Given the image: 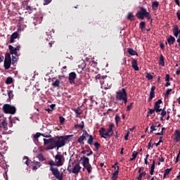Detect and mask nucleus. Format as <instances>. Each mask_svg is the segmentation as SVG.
Here are the masks:
<instances>
[{
  "instance_id": "f257e3e1",
  "label": "nucleus",
  "mask_w": 180,
  "mask_h": 180,
  "mask_svg": "<svg viewBox=\"0 0 180 180\" xmlns=\"http://www.w3.org/2000/svg\"><path fill=\"white\" fill-rule=\"evenodd\" d=\"M74 135H64L60 136H56L54 145L48 146L46 148V150L49 151V150H53L57 147V148H60V147H64L65 146V141L67 140H70V137H73Z\"/></svg>"
},
{
  "instance_id": "f03ea898",
  "label": "nucleus",
  "mask_w": 180,
  "mask_h": 180,
  "mask_svg": "<svg viewBox=\"0 0 180 180\" xmlns=\"http://www.w3.org/2000/svg\"><path fill=\"white\" fill-rule=\"evenodd\" d=\"M113 127H115V124H110L108 126V129H105L101 127L98 131V133L102 139H108V137H112L115 133L113 132Z\"/></svg>"
},
{
  "instance_id": "7ed1b4c3",
  "label": "nucleus",
  "mask_w": 180,
  "mask_h": 180,
  "mask_svg": "<svg viewBox=\"0 0 180 180\" xmlns=\"http://www.w3.org/2000/svg\"><path fill=\"white\" fill-rule=\"evenodd\" d=\"M3 112L6 115H15L16 113V107L10 104H4L3 105Z\"/></svg>"
},
{
  "instance_id": "20e7f679",
  "label": "nucleus",
  "mask_w": 180,
  "mask_h": 180,
  "mask_svg": "<svg viewBox=\"0 0 180 180\" xmlns=\"http://www.w3.org/2000/svg\"><path fill=\"white\" fill-rule=\"evenodd\" d=\"M65 162V158L63 155L57 154L55 156V165L56 167H63L64 162Z\"/></svg>"
},
{
  "instance_id": "39448f33",
  "label": "nucleus",
  "mask_w": 180,
  "mask_h": 180,
  "mask_svg": "<svg viewBox=\"0 0 180 180\" xmlns=\"http://www.w3.org/2000/svg\"><path fill=\"white\" fill-rule=\"evenodd\" d=\"M1 130H8V120L4 115L0 116V131Z\"/></svg>"
},
{
  "instance_id": "423d86ee",
  "label": "nucleus",
  "mask_w": 180,
  "mask_h": 180,
  "mask_svg": "<svg viewBox=\"0 0 180 180\" xmlns=\"http://www.w3.org/2000/svg\"><path fill=\"white\" fill-rule=\"evenodd\" d=\"M12 64V58H11V53H7L5 56L4 67L5 70H9Z\"/></svg>"
},
{
  "instance_id": "0eeeda50",
  "label": "nucleus",
  "mask_w": 180,
  "mask_h": 180,
  "mask_svg": "<svg viewBox=\"0 0 180 180\" xmlns=\"http://www.w3.org/2000/svg\"><path fill=\"white\" fill-rule=\"evenodd\" d=\"M127 96V92L124 88H122L121 91L116 92L115 98L117 101H122Z\"/></svg>"
},
{
  "instance_id": "6e6552de",
  "label": "nucleus",
  "mask_w": 180,
  "mask_h": 180,
  "mask_svg": "<svg viewBox=\"0 0 180 180\" xmlns=\"http://www.w3.org/2000/svg\"><path fill=\"white\" fill-rule=\"evenodd\" d=\"M8 50L10 51L9 54L13 56H18V51L20 50V45H17V46L15 48L12 45L8 46Z\"/></svg>"
},
{
  "instance_id": "1a4fd4ad",
  "label": "nucleus",
  "mask_w": 180,
  "mask_h": 180,
  "mask_svg": "<svg viewBox=\"0 0 180 180\" xmlns=\"http://www.w3.org/2000/svg\"><path fill=\"white\" fill-rule=\"evenodd\" d=\"M48 164L50 165V171L52 172L53 175H57L60 171L58 170V168L54 167H56L54 161L50 160Z\"/></svg>"
},
{
  "instance_id": "9d476101",
  "label": "nucleus",
  "mask_w": 180,
  "mask_h": 180,
  "mask_svg": "<svg viewBox=\"0 0 180 180\" xmlns=\"http://www.w3.org/2000/svg\"><path fill=\"white\" fill-rule=\"evenodd\" d=\"M95 78H96V82L99 81L100 84H105V79L108 78V76L98 74L97 75H96Z\"/></svg>"
},
{
  "instance_id": "9b49d317",
  "label": "nucleus",
  "mask_w": 180,
  "mask_h": 180,
  "mask_svg": "<svg viewBox=\"0 0 180 180\" xmlns=\"http://www.w3.org/2000/svg\"><path fill=\"white\" fill-rule=\"evenodd\" d=\"M77 78V74L75 72H72L69 74V82L71 84V85L75 84V79Z\"/></svg>"
},
{
  "instance_id": "f8f14e48",
  "label": "nucleus",
  "mask_w": 180,
  "mask_h": 180,
  "mask_svg": "<svg viewBox=\"0 0 180 180\" xmlns=\"http://www.w3.org/2000/svg\"><path fill=\"white\" fill-rule=\"evenodd\" d=\"M161 103H162V99H159L158 101H157L155 103L154 109L155 110L156 113H160V112H161V110H162V108H161V106H160V105H161Z\"/></svg>"
},
{
  "instance_id": "ddd939ff",
  "label": "nucleus",
  "mask_w": 180,
  "mask_h": 180,
  "mask_svg": "<svg viewBox=\"0 0 180 180\" xmlns=\"http://www.w3.org/2000/svg\"><path fill=\"white\" fill-rule=\"evenodd\" d=\"M141 11L142 12V16H143V19H144V18H146V19L148 20H150V19H151V14H150V13L147 12V9H146L143 7H141Z\"/></svg>"
},
{
  "instance_id": "4468645a",
  "label": "nucleus",
  "mask_w": 180,
  "mask_h": 180,
  "mask_svg": "<svg viewBox=\"0 0 180 180\" xmlns=\"http://www.w3.org/2000/svg\"><path fill=\"white\" fill-rule=\"evenodd\" d=\"M44 146H47V144H49V146H54V141L55 138H51L49 139H44Z\"/></svg>"
},
{
  "instance_id": "2eb2a0df",
  "label": "nucleus",
  "mask_w": 180,
  "mask_h": 180,
  "mask_svg": "<svg viewBox=\"0 0 180 180\" xmlns=\"http://www.w3.org/2000/svg\"><path fill=\"white\" fill-rule=\"evenodd\" d=\"M80 161H82L84 167H87L88 165H91V164H89V158L86 156L82 157Z\"/></svg>"
},
{
  "instance_id": "dca6fc26",
  "label": "nucleus",
  "mask_w": 180,
  "mask_h": 180,
  "mask_svg": "<svg viewBox=\"0 0 180 180\" xmlns=\"http://www.w3.org/2000/svg\"><path fill=\"white\" fill-rule=\"evenodd\" d=\"M81 166L79 165V162L76 163V165L73 167L72 170V174H79V171H81Z\"/></svg>"
},
{
  "instance_id": "f3484780",
  "label": "nucleus",
  "mask_w": 180,
  "mask_h": 180,
  "mask_svg": "<svg viewBox=\"0 0 180 180\" xmlns=\"http://www.w3.org/2000/svg\"><path fill=\"white\" fill-rule=\"evenodd\" d=\"M172 32L174 37H178V36H179V34H180L179 27H178V25H174Z\"/></svg>"
},
{
  "instance_id": "a211bd4d",
  "label": "nucleus",
  "mask_w": 180,
  "mask_h": 180,
  "mask_svg": "<svg viewBox=\"0 0 180 180\" xmlns=\"http://www.w3.org/2000/svg\"><path fill=\"white\" fill-rule=\"evenodd\" d=\"M155 96V86H153L150 89L149 101H153V98Z\"/></svg>"
},
{
  "instance_id": "6ab92c4d",
  "label": "nucleus",
  "mask_w": 180,
  "mask_h": 180,
  "mask_svg": "<svg viewBox=\"0 0 180 180\" xmlns=\"http://www.w3.org/2000/svg\"><path fill=\"white\" fill-rule=\"evenodd\" d=\"M41 167V163H40L39 162H36V160H34L32 162V169H34V171H36V169L40 168Z\"/></svg>"
},
{
  "instance_id": "aec40b11",
  "label": "nucleus",
  "mask_w": 180,
  "mask_h": 180,
  "mask_svg": "<svg viewBox=\"0 0 180 180\" xmlns=\"http://www.w3.org/2000/svg\"><path fill=\"white\" fill-rule=\"evenodd\" d=\"M18 36H19V33H18V32H13L11 35L10 43H15V39H18Z\"/></svg>"
},
{
  "instance_id": "412c9836",
  "label": "nucleus",
  "mask_w": 180,
  "mask_h": 180,
  "mask_svg": "<svg viewBox=\"0 0 180 180\" xmlns=\"http://www.w3.org/2000/svg\"><path fill=\"white\" fill-rule=\"evenodd\" d=\"M174 140H175L176 143H179L180 141V131L178 129H176L174 132Z\"/></svg>"
},
{
  "instance_id": "4be33fe9",
  "label": "nucleus",
  "mask_w": 180,
  "mask_h": 180,
  "mask_svg": "<svg viewBox=\"0 0 180 180\" xmlns=\"http://www.w3.org/2000/svg\"><path fill=\"white\" fill-rule=\"evenodd\" d=\"M131 67L135 71H139V66L137 65V60L132 59L131 60Z\"/></svg>"
},
{
  "instance_id": "5701e85b",
  "label": "nucleus",
  "mask_w": 180,
  "mask_h": 180,
  "mask_svg": "<svg viewBox=\"0 0 180 180\" xmlns=\"http://www.w3.org/2000/svg\"><path fill=\"white\" fill-rule=\"evenodd\" d=\"M54 79H56V78L52 79V86H54V88H60V79H57L55 81Z\"/></svg>"
},
{
  "instance_id": "b1692460",
  "label": "nucleus",
  "mask_w": 180,
  "mask_h": 180,
  "mask_svg": "<svg viewBox=\"0 0 180 180\" xmlns=\"http://www.w3.org/2000/svg\"><path fill=\"white\" fill-rule=\"evenodd\" d=\"M167 43L169 46H172V44L175 43V37H174L172 35H169L167 38Z\"/></svg>"
},
{
  "instance_id": "393cba45",
  "label": "nucleus",
  "mask_w": 180,
  "mask_h": 180,
  "mask_svg": "<svg viewBox=\"0 0 180 180\" xmlns=\"http://www.w3.org/2000/svg\"><path fill=\"white\" fill-rule=\"evenodd\" d=\"M119 166H117V169L114 172L111 176L112 180H117V175H119Z\"/></svg>"
},
{
  "instance_id": "a878e982",
  "label": "nucleus",
  "mask_w": 180,
  "mask_h": 180,
  "mask_svg": "<svg viewBox=\"0 0 180 180\" xmlns=\"http://www.w3.org/2000/svg\"><path fill=\"white\" fill-rule=\"evenodd\" d=\"M75 129H80V130L84 131V129L85 127V122L84 121L82 122L81 124H77L74 126Z\"/></svg>"
},
{
  "instance_id": "bb28decb",
  "label": "nucleus",
  "mask_w": 180,
  "mask_h": 180,
  "mask_svg": "<svg viewBox=\"0 0 180 180\" xmlns=\"http://www.w3.org/2000/svg\"><path fill=\"white\" fill-rule=\"evenodd\" d=\"M73 112L76 113V117H79V115H82V111H81V107H78L77 108H74Z\"/></svg>"
},
{
  "instance_id": "cd10ccee",
  "label": "nucleus",
  "mask_w": 180,
  "mask_h": 180,
  "mask_svg": "<svg viewBox=\"0 0 180 180\" xmlns=\"http://www.w3.org/2000/svg\"><path fill=\"white\" fill-rule=\"evenodd\" d=\"M127 53L130 55V56H139V53H137V51H134L133 49L131 48H128L127 49Z\"/></svg>"
},
{
  "instance_id": "c85d7f7f",
  "label": "nucleus",
  "mask_w": 180,
  "mask_h": 180,
  "mask_svg": "<svg viewBox=\"0 0 180 180\" xmlns=\"http://www.w3.org/2000/svg\"><path fill=\"white\" fill-rule=\"evenodd\" d=\"M154 169H155V160L153 161V163L150 166V169L149 171L150 175H154Z\"/></svg>"
},
{
  "instance_id": "c756f323",
  "label": "nucleus",
  "mask_w": 180,
  "mask_h": 180,
  "mask_svg": "<svg viewBox=\"0 0 180 180\" xmlns=\"http://www.w3.org/2000/svg\"><path fill=\"white\" fill-rule=\"evenodd\" d=\"M158 6H160V3L158 1H153L152 3L153 11H157V9H158Z\"/></svg>"
},
{
  "instance_id": "7c9ffc66",
  "label": "nucleus",
  "mask_w": 180,
  "mask_h": 180,
  "mask_svg": "<svg viewBox=\"0 0 180 180\" xmlns=\"http://www.w3.org/2000/svg\"><path fill=\"white\" fill-rule=\"evenodd\" d=\"M86 137L84 134H82L78 138L77 143H79L80 144H84V140H86Z\"/></svg>"
},
{
  "instance_id": "2f4dec72",
  "label": "nucleus",
  "mask_w": 180,
  "mask_h": 180,
  "mask_svg": "<svg viewBox=\"0 0 180 180\" xmlns=\"http://www.w3.org/2000/svg\"><path fill=\"white\" fill-rule=\"evenodd\" d=\"M136 18H138V19H141V20H144V16H143L141 10L136 13Z\"/></svg>"
},
{
  "instance_id": "473e14b6",
  "label": "nucleus",
  "mask_w": 180,
  "mask_h": 180,
  "mask_svg": "<svg viewBox=\"0 0 180 180\" xmlns=\"http://www.w3.org/2000/svg\"><path fill=\"white\" fill-rule=\"evenodd\" d=\"M159 64L162 67L165 66V62L164 61V56H162V55L160 56V60H159Z\"/></svg>"
},
{
  "instance_id": "72a5a7b5",
  "label": "nucleus",
  "mask_w": 180,
  "mask_h": 180,
  "mask_svg": "<svg viewBox=\"0 0 180 180\" xmlns=\"http://www.w3.org/2000/svg\"><path fill=\"white\" fill-rule=\"evenodd\" d=\"M147 175V172H142L141 173H139L138 177L136 178V180H141L143 179V176H146Z\"/></svg>"
},
{
  "instance_id": "f704fd0d",
  "label": "nucleus",
  "mask_w": 180,
  "mask_h": 180,
  "mask_svg": "<svg viewBox=\"0 0 180 180\" xmlns=\"http://www.w3.org/2000/svg\"><path fill=\"white\" fill-rule=\"evenodd\" d=\"M87 144H89V146H92L94 144V136L92 135L89 136V139L87 140Z\"/></svg>"
},
{
  "instance_id": "c9c22d12",
  "label": "nucleus",
  "mask_w": 180,
  "mask_h": 180,
  "mask_svg": "<svg viewBox=\"0 0 180 180\" xmlns=\"http://www.w3.org/2000/svg\"><path fill=\"white\" fill-rule=\"evenodd\" d=\"M55 177L58 180H63V174L60 173V172H58L56 174H53Z\"/></svg>"
},
{
  "instance_id": "e433bc0d",
  "label": "nucleus",
  "mask_w": 180,
  "mask_h": 180,
  "mask_svg": "<svg viewBox=\"0 0 180 180\" xmlns=\"http://www.w3.org/2000/svg\"><path fill=\"white\" fill-rule=\"evenodd\" d=\"M40 136H41V133L37 132L36 134H34L33 136V141H37V140H38L39 137H40Z\"/></svg>"
},
{
  "instance_id": "4c0bfd02",
  "label": "nucleus",
  "mask_w": 180,
  "mask_h": 180,
  "mask_svg": "<svg viewBox=\"0 0 180 180\" xmlns=\"http://www.w3.org/2000/svg\"><path fill=\"white\" fill-rule=\"evenodd\" d=\"M139 27L141 29V30H144L146 29V22L144 21H141L139 24Z\"/></svg>"
},
{
  "instance_id": "58836bf2",
  "label": "nucleus",
  "mask_w": 180,
  "mask_h": 180,
  "mask_svg": "<svg viewBox=\"0 0 180 180\" xmlns=\"http://www.w3.org/2000/svg\"><path fill=\"white\" fill-rule=\"evenodd\" d=\"M12 82H13V79L12 77H7V79H6V84L7 85H11Z\"/></svg>"
},
{
  "instance_id": "ea45409f",
  "label": "nucleus",
  "mask_w": 180,
  "mask_h": 180,
  "mask_svg": "<svg viewBox=\"0 0 180 180\" xmlns=\"http://www.w3.org/2000/svg\"><path fill=\"white\" fill-rule=\"evenodd\" d=\"M138 154L139 153L134 151V153H132V158L129 159V161H133L134 160H136V158H137Z\"/></svg>"
},
{
  "instance_id": "a19ab883",
  "label": "nucleus",
  "mask_w": 180,
  "mask_h": 180,
  "mask_svg": "<svg viewBox=\"0 0 180 180\" xmlns=\"http://www.w3.org/2000/svg\"><path fill=\"white\" fill-rule=\"evenodd\" d=\"M128 20H134V15L133 13H129L127 15Z\"/></svg>"
},
{
  "instance_id": "79ce46f5",
  "label": "nucleus",
  "mask_w": 180,
  "mask_h": 180,
  "mask_svg": "<svg viewBox=\"0 0 180 180\" xmlns=\"http://www.w3.org/2000/svg\"><path fill=\"white\" fill-rule=\"evenodd\" d=\"M84 168H86L89 174H91V172H92V166L91 165H89L88 166L84 167Z\"/></svg>"
},
{
  "instance_id": "37998d69",
  "label": "nucleus",
  "mask_w": 180,
  "mask_h": 180,
  "mask_svg": "<svg viewBox=\"0 0 180 180\" xmlns=\"http://www.w3.org/2000/svg\"><path fill=\"white\" fill-rule=\"evenodd\" d=\"M157 129H158L157 126H155L154 124H152L150 126V134H153V131H155V130H157Z\"/></svg>"
},
{
  "instance_id": "c03bdc74",
  "label": "nucleus",
  "mask_w": 180,
  "mask_h": 180,
  "mask_svg": "<svg viewBox=\"0 0 180 180\" xmlns=\"http://www.w3.org/2000/svg\"><path fill=\"white\" fill-rule=\"evenodd\" d=\"M37 158H38L39 160V161H44V160H46L44 158V156L43 155V154L40 153L37 156Z\"/></svg>"
},
{
  "instance_id": "a18cd8bd",
  "label": "nucleus",
  "mask_w": 180,
  "mask_h": 180,
  "mask_svg": "<svg viewBox=\"0 0 180 180\" xmlns=\"http://www.w3.org/2000/svg\"><path fill=\"white\" fill-rule=\"evenodd\" d=\"M68 171L69 174H71V172H72V170L71 169V159H70L69 162H68Z\"/></svg>"
},
{
  "instance_id": "49530a36",
  "label": "nucleus",
  "mask_w": 180,
  "mask_h": 180,
  "mask_svg": "<svg viewBox=\"0 0 180 180\" xmlns=\"http://www.w3.org/2000/svg\"><path fill=\"white\" fill-rule=\"evenodd\" d=\"M169 92H172V89H167L166 91V94H165V98H168L169 96Z\"/></svg>"
},
{
  "instance_id": "de8ad7c7",
  "label": "nucleus",
  "mask_w": 180,
  "mask_h": 180,
  "mask_svg": "<svg viewBox=\"0 0 180 180\" xmlns=\"http://www.w3.org/2000/svg\"><path fill=\"white\" fill-rule=\"evenodd\" d=\"M146 77L148 79V81H151V79L154 78V77L153 76V75H151V73H147Z\"/></svg>"
},
{
  "instance_id": "09e8293b",
  "label": "nucleus",
  "mask_w": 180,
  "mask_h": 180,
  "mask_svg": "<svg viewBox=\"0 0 180 180\" xmlns=\"http://www.w3.org/2000/svg\"><path fill=\"white\" fill-rule=\"evenodd\" d=\"M115 120L116 124L117 125L119 124V122H120V117L118 115H116L115 117Z\"/></svg>"
},
{
  "instance_id": "8fccbe9b",
  "label": "nucleus",
  "mask_w": 180,
  "mask_h": 180,
  "mask_svg": "<svg viewBox=\"0 0 180 180\" xmlns=\"http://www.w3.org/2000/svg\"><path fill=\"white\" fill-rule=\"evenodd\" d=\"M23 162H25L26 165L29 166V157L25 156L23 158Z\"/></svg>"
},
{
  "instance_id": "3c124183",
  "label": "nucleus",
  "mask_w": 180,
  "mask_h": 180,
  "mask_svg": "<svg viewBox=\"0 0 180 180\" xmlns=\"http://www.w3.org/2000/svg\"><path fill=\"white\" fill-rule=\"evenodd\" d=\"M18 61V59L16 58V57L12 56V60H11V64L13 65H15V64H16V62Z\"/></svg>"
},
{
  "instance_id": "603ef678",
  "label": "nucleus",
  "mask_w": 180,
  "mask_h": 180,
  "mask_svg": "<svg viewBox=\"0 0 180 180\" xmlns=\"http://www.w3.org/2000/svg\"><path fill=\"white\" fill-rule=\"evenodd\" d=\"M94 147L96 151H98V150H99V148H101V143H99L98 142L94 143Z\"/></svg>"
},
{
  "instance_id": "864d4df0",
  "label": "nucleus",
  "mask_w": 180,
  "mask_h": 180,
  "mask_svg": "<svg viewBox=\"0 0 180 180\" xmlns=\"http://www.w3.org/2000/svg\"><path fill=\"white\" fill-rule=\"evenodd\" d=\"M59 120L60 124H64V122H65V118H64L63 116H60Z\"/></svg>"
},
{
  "instance_id": "5fc2aeb1",
  "label": "nucleus",
  "mask_w": 180,
  "mask_h": 180,
  "mask_svg": "<svg viewBox=\"0 0 180 180\" xmlns=\"http://www.w3.org/2000/svg\"><path fill=\"white\" fill-rule=\"evenodd\" d=\"M172 171V168L166 169L165 170V172H164L165 176V175H169V172H171Z\"/></svg>"
},
{
  "instance_id": "6e6d98bb",
  "label": "nucleus",
  "mask_w": 180,
  "mask_h": 180,
  "mask_svg": "<svg viewBox=\"0 0 180 180\" xmlns=\"http://www.w3.org/2000/svg\"><path fill=\"white\" fill-rule=\"evenodd\" d=\"M155 112V108L153 109H148V115H153V113H154Z\"/></svg>"
},
{
  "instance_id": "4d7b16f0",
  "label": "nucleus",
  "mask_w": 180,
  "mask_h": 180,
  "mask_svg": "<svg viewBox=\"0 0 180 180\" xmlns=\"http://www.w3.org/2000/svg\"><path fill=\"white\" fill-rule=\"evenodd\" d=\"M131 108H133V103H131L129 104V105L127 106V112L130 111L131 109Z\"/></svg>"
},
{
  "instance_id": "13d9d810",
  "label": "nucleus",
  "mask_w": 180,
  "mask_h": 180,
  "mask_svg": "<svg viewBox=\"0 0 180 180\" xmlns=\"http://www.w3.org/2000/svg\"><path fill=\"white\" fill-rule=\"evenodd\" d=\"M161 116L162 117H165V116H166V115H167V111H165V110H161Z\"/></svg>"
},
{
  "instance_id": "bf43d9fd",
  "label": "nucleus",
  "mask_w": 180,
  "mask_h": 180,
  "mask_svg": "<svg viewBox=\"0 0 180 180\" xmlns=\"http://www.w3.org/2000/svg\"><path fill=\"white\" fill-rule=\"evenodd\" d=\"M51 1L53 0H44V5H49V4H51Z\"/></svg>"
},
{
  "instance_id": "052dcab7",
  "label": "nucleus",
  "mask_w": 180,
  "mask_h": 180,
  "mask_svg": "<svg viewBox=\"0 0 180 180\" xmlns=\"http://www.w3.org/2000/svg\"><path fill=\"white\" fill-rule=\"evenodd\" d=\"M129 134H130V131H127L126 135L124 136V140H126V141H127V140H129Z\"/></svg>"
},
{
  "instance_id": "680f3d73",
  "label": "nucleus",
  "mask_w": 180,
  "mask_h": 180,
  "mask_svg": "<svg viewBox=\"0 0 180 180\" xmlns=\"http://www.w3.org/2000/svg\"><path fill=\"white\" fill-rule=\"evenodd\" d=\"M154 144L151 143V141H150L148 144V148L150 149V148H153Z\"/></svg>"
},
{
  "instance_id": "e2e57ef3",
  "label": "nucleus",
  "mask_w": 180,
  "mask_h": 180,
  "mask_svg": "<svg viewBox=\"0 0 180 180\" xmlns=\"http://www.w3.org/2000/svg\"><path fill=\"white\" fill-rule=\"evenodd\" d=\"M169 79H170L169 75V74L166 75V77H165L166 82H169Z\"/></svg>"
},
{
  "instance_id": "0e129e2a",
  "label": "nucleus",
  "mask_w": 180,
  "mask_h": 180,
  "mask_svg": "<svg viewBox=\"0 0 180 180\" xmlns=\"http://www.w3.org/2000/svg\"><path fill=\"white\" fill-rule=\"evenodd\" d=\"M179 156H180V150L179 152V153L177 154V156L176 158V160H175V162H178V161H179Z\"/></svg>"
},
{
  "instance_id": "69168bd1",
  "label": "nucleus",
  "mask_w": 180,
  "mask_h": 180,
  "mask_svg": "<svg viewBox=\"0 0 180 180\" xmlns=\"http://www.w3.org/2000/svg\"><path fill=\"white\" fill-rule=\"evenodd\" d=\"M141 172H144V167H141L139 168L138 173L140 174Z\"/></svg>"
},
{
  "instance_id": "338daca9",
  "label": "nucleus",
  "mask_w": 180,
  "mask_h": 180,
  "mask_svg": "<svg viewBox=\"0 0 180 180\" xmlns=\"http://www.w3.org/2000/svg\"><path fill=\"white\" fill-rule=\"evenodd\" d=\"M122 101H123L124 105L127 104V96L124 97V99H122Z\"/></svg>"
},
{
  "instance_id": "774afa93",
  "label": "nucleus",
  "mask_w": 180,
  "mask_h": 180,
  "mask_svg": "<svg viewBox=\"0 0 180 180\" xmlns=\"http://www.w3.org/2000/svg\"><path fill=\"white\" fill-rule=\"evenodd\" d=\"M178 20H180V11H178L176 13Z\"/></svg>"
}]
</instances>
